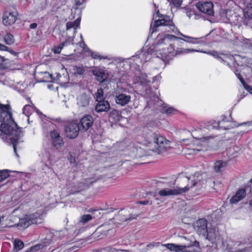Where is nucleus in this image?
I'll return each instance as SVG.
<instances>
[{
  "label": "nucleus",
  "mask_w": 252,
  "mask_h": 252,
  "mask_svg": "<svg viewBox=\"0 0 252 252\" xmlns=\"http://www.w3.org/2000/svg\"><path fill=\"white\" fill-rule=\"evenodd\" d=\"M154 5L156 13L154 14L153 18L158 17L159 18L151 23L150 35L149 36L148 39L154 32L158 30L173 32L175 34L181 35L185 38L169 34H164L163 36H158V40L155 44L149 47H145L141 51L137 52L135 55L130 59V68L135 69V78L134 81L135 83L140 82V84H143L145 82H148L146 74L140 70V66L150 61L152 57L158 58L165 63L168 62L177 55L187 52L189 49H184L182 48L184 41L194 44H201L203 42L202 37L195 38L181 33L175 27L170 17L160 14L157 5L155 3Z\"/></svg>",
  "instance_id": "1"
},
{
  "label": "nucleus",
  "mask_w": 252,
  "mask_h": 252,
  "mask_svg": "<svg viewBox=\"0 0 252 252\" xmlns=\"http://www.w3.org/2000/svg\"><path fill=\"white\" fill-rule=\"evenodd\" d=\"M234 126L233 123L229 122V118L225 117L218 122L212 121L205 123L203 128H198L192 132L191 135L195 139L192 144L196 145V147L193 148V152L189 153V154L194 153L195 151L202 150V149L198 147L205 146L210 141L214 139V136L206 134V129L210 130L214 128L229 129Z\"/></svg>",
  "instance_id": "2"
},
{
  "label": "nucleus",
  "mask_w": 252,
  "mask_h": 252,
  "mask_svg": "<svg viewBox=\"0 0 252 252\" xmlns=\"http://www.w3.org/2000/svg\"><path fill=\"white\" fill-rule=\"evenodd\" d=\"M9 104L0 103V131L6 135H11V142L16 153V147L21 136V130L13 121Z\"/></svg>",
  "instance_id": "3"
},
{
  "label": "nucleus",
  "mask_w": 252,
  "mask_h": 252,
  "mask_svg": "<svg viewBox=\"0 0 252 252\" xmlns=\"http://www.w3.org/2000/svg\"><path fill=\"white\" fill-rule=\"evenodd\" d=\"M201 175L199 172H195L194 175L189 177V179L186 178L185 180L189 181V179L191 180V185L189 186V184L184 188H168L167 183H163L158 182V187H162L158 192V194L161 197H168L172 195H178L181 193L185 192L189 190V189L192 188L195 185L198 186L200 185V181L201 180Z\"/></svg>",
  "instance_id": "4"
},
{
  "label": "nucleus",
  "mask_w": 252,
  "mask_h": 252,
  "mask_svg": "<svg viewBox=\"0 0 252 252\" xmlns=\"http://www.w3.org/2000/svg\"><path fill=\"white\" fill-rule=\"evenodd\" d=\"M151 139L153 140L154 147L158 153L164 152L170 148V142L158 134L153 133Z\"/></svg>",
  "instance_id": "5"
},
{
  "label": "nucleus",
  "mask_w": 252,
  "mask_h": 252,
  "mask_svg": "<svg viewBox=\"0 0 252 252\" xmlns=\"http://www.w3.org/2000/svg\"><path fill=\"white\" fill-rule=\"evenodd\" d=\"M164 246L174 252H199L198 242H195L194 245H179L169 243Z\"/></svg>",
  "instance_id": "6"
},
{
  "label": "nucleus",
  "mask_w": 252,
  "mask_h": 252,
  "mask_svg": "<svg viewBox=\"0 0 252 252\" xmlns=\"http://www.w3.org/2000/svg\"><path fill=\"white\" fill-rule=\"evenodd\" d=\"M18 219L19 220V222L17 226L26 228L32 224L40 223L41 221V214L34 213L27 215L24 218H18Z\"/></svg>",
  "instance_id": "7"
},
{
  "label": "nucleus",
  "mask_w": 252,
  "mask_h": 252,
  "mask_svg": "<svg viewBox=\"0 0 252 252\" xmlns=\"http://www.w3.org/2000/svg\"><path fill=\"white\" fill-rule=\"evenodd\" d=\"M54 150L52 148L44 149L41 151L39 156L40 159L47 166L52 165L55 162Z\"/></svg>",
  "instance_id": "8"
},
{
  "label": "nucleus",
  "mask_w": 252,
  "mask_h": 252,
  "mask_svg": "<svg viewBox=\"0 0 252 252\" xmlns=\"http://www.w3.org/2000/svg\"><path fill=\"white\" fill-rule=\"evenodd\" d=\"M64 130L67 137L73 139L78 135L80 126L77 122L73 121L65 126Z\"/></svg>",
  "instance_id": "9"
},
{
  "label": "nucleus",
  "mask_w": 252,
  "mask_h": 252,
  "mask_svg": "<svg viewBox=\"0 0 252 252\" xmlns=\"http://www.w3.org/2000/svg\"><path fill=\"white\" fill-rule=\"evenodd\" d=\"M113 230L111 226L108 224H104L99 226L96 230L93 233V236L99 239H102L107 236L108 234H111Z\"/></svg>",
  "instance_id": "10"
},
{
  "label": "nucleus",
  "mask_w": 252,
  "mask_h": 252,
  "mask_svg": "<svg viewBox=\"0 0 252 252\" xmlns=\"http://www.w3.org/2000/svg\"><path fill=\"white\" fill-rule=\"evenodd\" d=\"M196 6L203 13L209 16L214 15L213 4L211 1H199L196 3Z\"/></svg>",
  "instance_id": "11"
},
{
  "label": "nucleus",
  "mask_w": 252,
  "mask_h": 252,
  "mask_svg": "<svg viewBox=\"0 0 252 252\" xmlns=\"http://www.w3.org/2000/svg\"><path fill=\"white\" fill-rule=\"evenodd\" d=\"M93 74L99 82H103L108 77V73L104 67L95 66L92 71Z\"/></svg>",
  "instance_id": "12"
},
{
  "label": "nucleus",
  "mask_w": 252,
  "mask_h": 252,
  "mask_svg": "<svg viewBox=\"0 0 252 252\" xmlns=\"http://www.w3.org/2000/svg\"><path fill=\"white\" fill-rule=\"evenodd\" d=\"M80 18H77L73 22H68L66 25L67 34L69 38L74 37L76 29L79 27Z\"/></svg>",
  "instance_id": "13"
},
{
  "label": "nucleus",
  "mask_w": 252,
  "mask_h": 252,
  "mask_svg": "<svg viewBox=\"0 0 252 252\" xmlns=\"http://www.w3.org/2000/svg\"><path fill=\"white\" fill-rule=\"evenodd\" d=\"M245 2L247 4V7L244 10V24L249 26H252V1L249 0V2Z\"/></svg>",
  "instance_id": "14"
},
{
  "label": "nucleus",
  "mask_w": 252,
  "mask_h": 252,
  "mask_svg": "<svg viewBox=\"0 0 252 252\" xmlns=\"http://www.w3.org/2000/svg\"><path fill=\"white\" fill-rule=\"evenodd\" d=\"M94 119L91 115H87L83 117L80 121L79 126L80 130L86 131L89 129L93 125Z\"/></svg>",
  "instance_id": "15"
},
{
  "label": "nucleus",
  "mask_w": 252,
  "mask_h": 252,
  "mask_svg": "<svg viewBox=\"0 0 252 252\" xmlns=\"http://www.w3.org/2000/svg\"><path fill=\"white\" fill-rule=\"evenodd\" d=\"M195 229L200 235H207V232L209 229L207 227V221L205 219L198 220L195 224Z\"/></svg>",
  "instance_id": "16"
},
{
  "label": "nucleus",
  "mask_w": 252,
  "mask_h": 252,
  "mask_svg": "<svg viewBox=\"0 0 252 252\" xmlns=\"http://www.w3.org/2000/svg\"><path fill=\"white\" fill-rule=\"evenodd\" d=\"M18 13L16 11H7L3 14V22L5 25H11L14 24L17 18Z\"/></svg>",
  "instance_id": "17"
},
{
  "label": "nucleus",
  "mask_w": 252,
  "mask_h": 252,
  "mask_svg": "<svg viewBox=\"0 0 252 252\" xmlns=\"http://www.w3.org/2000/svg\"><path fill=\"white\" fill-rule=\"evenodd\" d=\"M52 143L54 147L56 149H59L62 147L64 143L62 138L60 136V133L58 130H53L50 132Z\"/></svg>",
  "instance_id": "18"
},
{
  "label": "nucleus",
  "mask_w": 252,
  "mask_h": 252,
  "mask_svg": "<svg viewBox=\"0 0 252 252\" xmlns=\"http://www.w3.org/2000/svg\"><path fill=\"white\" fill-rule=\"evenodd\" d=\"M90 100L89 94L86 93L81 94L77 98V104L79 108L83 110L89 106Z\"/></svg>",
  "instance_id": "19"
},
{
  "label": "nucleus",
  "mask_w": 252,
  "mask_h": 252,
  "mask_svg": "<svg viewBox=\"0 0 252 252\" xmlns=\"http://www.w3.org/2000/svg\"><path fill=\"white\" fill-rule=\"evenodd\" d=\"M35 77L38 82H51L54 81L52 75L47 71L38 72L35 74Z\"/></svg>",
  "instance_id": "20"
},
{
  "label": "nucleus",
  "mask_w": 252,
  "mask_h": 252,
  "mask_svg": "<svg viewBox=\"0 0 252 252\" xmlns=\"http://www.w3.org/2000/svg\"><path fill=\"white\" fill-rule=\"evenodd\" d=\"M130 95L125 94H117L115 98V102L117 104L124 106L128 104L131 100Z\"/></svg>",
  "instance_id": "21"
},
{
  "label": "nucleus",
  "mask_w": 252,
  "mask_h": 252,
  "mask_svg": "<svg viewBox=\"0 0 252 252\" xmlns=\"http://www.w3.org/2000/svg\"><path fill=\"white\" fill-rule=\"evenodd\" d=\"M203 237L212 243H216L219 240L218 231L215 228H209L207 235H204Z\"/></svg>",
  "instance_id": "22"
},
{
  "label": "nucleus",
  "mask_w": 252,
  "mask_h": 252,
  "mask_svg": "<svg viewBox=\"0 0 252 252\" xmlns=\"http://www.w3.org/2000/svg\"><path fill=\"white\" fill-rule=\"evenodd\" d=\"M97 102L95 107V110L97 112H107L109 110L110 105L108 101L103 100Z\"/></svg>",
  "instance_id": "23"
},
{
  "label": "nucleus",
  "mask_w": 252,
  "mask_h": 252,
  "mask_svg": "<svg viewBox=\"0 0 252 252\" xmlns=\"http://www.w3.org/2000/svg\"><path fill=\"white\" fill-rule=\"evenodd\" d=\"M246 190L244 189H238L235 194L233 195L230 200L231 203H236L242 200L246 196Z\"/></svg>",
  "instance_id": "24"
},
{
  "label": "nucleus",
  "mask_w": 252,
  "mask_h": 252,
  "mask_svg": "<svg viewBox=\"0 0 252 252\" xmlns=\"http://www.w3.org/2000/svg\"><path fill=\"white\" fill-rule=\"evenodd\" d=\"M95 180L94 179H84L79 184L80 185L78 187L76 190L73 191V192H79L82 189H85L87 187H88L92 185Z\"/></svg>",
  "instance_id": "25"
},
{
  "label": "nucleus",
  "mask_w": 252,
  "mask_h": 252,
  "mask_svg": "<svg viewBox=\"0 0 252 252\" xmlns=\"http://www.w3.org/2000/svg\"><path fill=\"white\" fill-rule=\"evenodd\" d=\"M183 49H185L184 48H183ZM189 49V50H188L187 51V52H185V53H183V54H187V53H189V52H202V53H204L207 54L208 55H211L212 56L214 57V58H215L217 59H219L220 61H221L222 53H219L218 52H217L215 51H209V52H203V51H201L200 50H195V49Z\"/></svg>",
  "instance_id": "26"
},
{
  "label": "nucleus",
  "mask_w": 252,
  "mask_h": 252,
  "mask_svg": "<svg viewBox=\"0 0 252 252\" xmlns=\"http://www.w3.org/2000/svg\"><path fill=\"white\" fill-rule=\"evenodd\" d=\"M86 50L88 51V53L93 59L98 60H101L102 59L110 60V58L108 56L101 55L98 52L92 51L89 48H87Z\"/></svg>",
  "instance_id": "27"
},
{
  "label": "nucleus",
  "mask_w": 252,
  "mask_h": 252,
  "mask_svg": "<svg viewBox=\"0 0 252 252\" xmlns=\"http://www.w3.org/2000/svg\"><path fill=\"white\" fill-rule=\"evenodd\" d=\"M158 103L159 105L161 106V110L167 115L174 114L177 112V110L172 107H169L165 104L162 105V102L161 100L158 101Z\"/></svg>",
  "instance_id": "28"
},
{
  "label": "nucleus",
  "mask_w": 252,
  "mask_h": 252,
  "mask_svg": "<svg viewBox=\"0 0 252 252\" xmlns=\"http://www.w3.org/2000/svg\"><path fill=\"white\" fill-rule=\"evenodd\" d=\"M71 71L75 75H82L86 71V67L82 65L73 66L71 68Z\"/></svg>",
  "instance_id": "29"
},
{
  "label": "nucleus",
  "mask_w": 252,
  "mask_h": 252,
  "mask_svg": "<svg viewBox=\"0 0 252 252\" xmlns=\"http://www.w3.org/2000/svg\"><path fill=\"white\" fill-rule=\"evenodd\" d=\"M221 62L222 63H226L227 65L230 67V63L234 62V57L233 55L229 54L222 53Z\"/></svg>",
  "instance_id": "30"
},
{
  "label": "nucleus",
  "mask_w": 252,
  "mask_h": 252,
  "mask_svg": "<svg viewBox=\"0 0 252 252\" xmlns=\"http://www.w3.org/2000/svg\"><path fill=\"white\" fill-rule=\"evenodd\" d=\"M226 165V163L224 161H217L214 164V170L217 172H221L224 170Z\"/></svg>",
  "instance_id": "31"
},
{
  "label": "nucleus",
  "mask_w": 252,
  "mask_h": 252,
  "mask_svg": "<svg viewBox=\"0 0 252 252\" xmlns=\"http://www.w3.org/2000/svg\"><path fill=\"white\" fill-rule=\"evenodd\" d=\"M235 75L243 84L244 88L250 94H252V87L245 83L244 80L239 73L236 72Z\"/></svg>",
  "instance_id": "32"
},
{
  "label": "nucleus",
  "mask_w": 252,
  "mask_h": 252,
  "mask_svg": "<svg viewBox=\"0 0 252 252\" xmlns=\"http://www.w3.org/2000/svg\"><path fill=\"white\" fill-rule=\"evenodd\" d=\"M235 75L243 84L244 88L250 94H252V87L245 83L244 80L239 73L236 72Z\"/></svg>",
  "instance_id": "33"
},
{
  "label": "nucleus",
  "mask_w": 252,
  "mask_h": 252,
  "mask_svg": "<svg viewBox=\"0 0 252 252\" xmlns=\"http://www.w3.org/2000/svg\"><path fill=\"white\" fill-rule=\"evenodd\" d=\"M70 44V40H67L65 41L62 42L59 46L55 47L54 48V52L56 54H60L61 52L62 49L64 46H67Z\"/></svg>",
  "instance_id": "34"
},
{
  "label": "nucleus",
  "mask_w": 252,
  "mask_h": 252,
  "mask_svg": "<svg viewBox=\"0 0 252 252\" xmlns=\"http://www.w3.org/2000/svg\"><path fill=\"white\" fill-rule=\"evenodd\" d=\"M14 249L16 250V252H17L21 250L24 248V244L22 241L19 239H16L14 241Z\"/></svg>",
  "instance_id": "35"
},
{
  "label": "nucleus",
  "mask_w": 252,
  "mask_h": 252,
  "mask_svg": "<svg viewBox=\"0 0 252 252\" xmlns=\"http://www.w3.org/2000/svg\"><path fill=\"white\" fill-rule=\"evenodd\" d=\"M4 40L7 45H11L14 42V37L10 33H7L4 36Z\"/></svg>",
  "instance_id": "36"
},
{
  "label": "nucleus",
  "mask_w": 252,
  "mask_h": 252,
  "mask_svg": "<svg viewBox=\"0 0 252 252\" xmlns=\"http://www.w3.org/2000/svg\"><path fill=\"white\" fill-rule=\"evenodd\" d=\"M33 108L30 105H26L23 109V113L27 117H29L32 112L33 111Z\"/></svg>",
  "instance_id": "37"
},
{
  "label": "nucleus",
  "mask_w": 252,
  "mask_h": 252,
  "mask_svg": "<svg viewBox=\"0 0 252 252\" xmlns=\"http://www.w3.org/2000/svg\"><path fill=\"white\" fill-rule=\"evenodd\" d=\"M9 176V170L6 169L0 170V182L6 179Z\"/></svg>",
  "instance_id": "38"
},
{
  "label": "nucleus",
  "mask_w": 252,
  "mask_h": 252,
  "mask_svg": "<svg viewBox=\"0 0 252 252\" xmlns=\"http://www.w3.org/2000/svg\"><path fill=\"white\" fill-rule=\"evenodd\" d=\"M93 219L92 216L90 215H84L81 217L80 222L83 224L86 223Z\"/></svg>",
  "instance_id": "39"
},
{
  "label": "nucleus",
  "mask_w": 252,
  "mask_h": 252,
  "mask_svg": "<svg viewBox=\"0 0 252 252\" xmlns=\"http://www.w3.org/2000/svg\"><path fill=\"white\" fill-rule=\"evenodd\" d=\"M96 100L97 101L103 100V91L102 89H98L96 94H95Z\"/></svg>",
  "instance_id": "40"
},
{
  "label": "nucleus",
  "mask_w": 252,
  "mask_h": 252,
  "mask_svg": "<svg viewBox=\"0 0 252 252\" xmlns=\"http://www.w3.org/2000/svg\"><path fill=\"white\" fill-rule=\"evenodd\" d=\"M42 246L40 244L35 245L34 246L31 247L30 248L27 249L25 252H36L39 250Z\"/></svg>",
  "instance_id": "41"
},
{
  "label": "nucleus",
  "mask_w": 252,
  "mask_h": 252,
  "mask_svg": "<svg viewBox=\"0 0 252 252\" xmlns=\"http://www.w3.org/2000/svg\"><path fill=\"white\" fill-rule=\"evenodd\" d=\"M168 2L172 3L175 7H179L182 3V0H167Z\"/></svg>",
  "instance_id": "42"
},
{
  "label": "nucleus",
  "mask_w": 252,
  "mask_h": 252,
  "mask_svg": "<svg viewBox=\"0 0 252 252\" xmlns=\"http://www.w3.org/2000/svg\"><path fill=\"white\" fill-rule=\"evenodd\" d=\"M2 46H4V48H3V49H0V51H8V52H9L11 54L16 56L17 55L18 53L15 51H14L13 50H11V49H10L9 48H8L7 46L2 44Z\"/></svg>",
  "instance_id": "43"
},
{
  "label": "nucleus",
  "mask_w": 252,
  "mask_h": 252,
  "mask_svg": "<svg viewBox=\"0 0 252 252\" xmlns=\"http://www.w3.org/2000/svg\"><path fill=\"white\" fill-rule=\"evenodd\" d=\"M5 217L2 216L0 217V225L1 226V227H6V226H11L13 225V224H6L4 223Z\"/></svg>",
  "instance_id": "44"
},
{
  "label": "nucleus",
  "mask_w": 252,
  "mask_h": 252,
  "mask_svg": "<svg viewBox=\"0 0 252 252\" xmlns=\"http://www.w3.org/2000/svg\"><path fill=\"white\" fill-rule=\"evenodd\" d=\"M79 46L83 49L84 53H88V51L86 50V49L89 48L83 40L79 43Z\"/></svg>",
  "instance_id": "45"
},
{
  "label": "nucleus",
  "mask_w": 252,
  "mask_h": 252,
  "mask_svg": "<svg viewBox=\"0 0 252 252\" xmlns=\"http://www.w3.org/2000/svg\"><path fill=\"white\" fill-rule=\"evenodd\" d=\"M86 0H75V4L77 6H80L83 4Z\"/></svg>",
  "instance_id": "46"
},
{
  "label": "nucleus",
  "mask_w": 252,
  "mask_h": 252,
  "mask_svg": "<svg viewBox=\"0 0 252 252\" xmlns=\"http://www.w3.org/2000/svg\"><path fill=\"white\" fill-rule=\"evenodd\" d=\"M152 144L151 142L149 140H147V139H145L144 140V141L143 142V144L144 145H145L146 146H149V144Z\"/></svg>",
  "instance_id": "47"
},
{
  "label": "nucleus",
  "mask_w": 252,
  "mask_h": 252,
  "mask_svg": "<svg viewBox=\"0 0 252 252\" xmlns=\"http://www.w3.org/2000/svg\"><path fill=\"white\" fill-rule=\"evenodd\" d=\"M248 252V248H246L243 250H239L236 252L230 251V252Z\"/></svg>",
  "instance_id": "48"
},
{
  "label": "nucleus",
  "mask_w": 252,
  "mask_h": 252,
  "mask_svg": "<svg viewBox=\"0 0 252 252\" xmlns=\"http://www.w3.org/2000/svg\"><path fill=\"white\" fill-rule=\"evenodd\" d=\"M137 217L136 215H130V216L129 217V218H126L125 219V220L126 221L127 220H132V219H134L135 218H136V217Z\"/></svg>",
  "instance_id": "49"
},
{
  "label": "nucleus",
  "mask_w": 252,
  "mask_h": 252,
  "mask_svg": "<svg viewBox=\"0 0 252 252\" xmlns=\"http://www.w3.org/2000/svg\"><path fill=\"white\" fill-rule=\"evenodd\" d=\"M37 25L36 23H33L30 25V27L31 29H34L37 27Z\"/></svg>",
  "instance_id": "50"
},
{
  "label": "nucleus",
  "mask_w": 252,
  "mask_h": 252,
  "mask_svg": "<svg viewBox=\"0 0 252 252\" xmlns=\"http://www.w3.org/2000/svg\"><path fill=\"white\" fill-rule=\"evenodd\" d=\"M5 60L4 57L0 56V65L2 64Z\"/></svg>",
  "instance_id": "51"
},
{
  "label": "nucleus",
  "mask_w": 252,
  "mask_h": 252,
  "mask_svg": "<svg viewBox=\"0 0 252 252\" xmlns=\"http://www.w3.org/2000/svg\"><path fill=\"white\" fill-rule=\"evenodd\" d=\"M211 251H213V252H216L217 251V249L215 247H214V248H211V250H210V249L209 248L208 251H207V252H211Z\"/></svg>",
  "instance_id": "52"
},
{
  "label": "nucleus",
  "mask_w": 252,
  "mask_h": 252,
  "mask_svg": "<svg viewBox=\"0 0 252 252\" xmlns=\"http://www.w3.org/2000/svg\"><path fill=\"white\" fill-rule=\"evenodd\" d=\"M134 149L136 150L137 154H138L139 153H141V147H140L139 148H134Z\"/></svg>",
  "instance_id": "53"
},
{
  "label": "nucleus",
  "mask_w": 252,
  "mask_h": 252,
  "mask_svg": "<svg viewBox=\"0 0 252 252\" xmlns=\"http://www.w3.org/2000/svg\"><path fill=\"white\" fill-rule=\"evenodd\" d=\"M138 203L140 204H141L145 205V204H147L148 202L147 201H139Z\"/></svg>",
  "instance_id": "54"
},
{
  "label": "nucleus",
  "mask_w": 252,
  "mask_h": 252,
  "mask_svg": "<svg viewBox=\"0 0 252 252\" xmlns=\"http://www.w3.org/2000/svg\"><path fill=\"white\" fill-rule=\"evenodd\" d=\"M57 77H58V79H59L61 77V75L59 73H57Z\"/></svg>",
  "instance_id": "55"
},
{
  "label": "nucleus",
  "mask_w": 252,
  "mask_h": 252,
  "mask_svg": "<svg viewBox=\"0 0 252 252\" xmlns=\"http://www.w3.org/2000/svg\"><path fill=\"white\" fill-rule=\"evenodd\" d=\"M5 47L2 46V44L0 43V49H3Z\"/></svg>",
  "instance_id": "56"
},
{
  "label": "nucleus",
  "mask_w": 252,
  "mask_h": 252,
  "mask_svg": "<svg viewBox=\"0 0 252 252\" xmlns=\"http://www.w3.org/2000/svg\"><path fill=\"white\" fill-rule=\"evenodd\" d=\"M250 205L252 207V199L250 202Z\"/></svg>",
  "instance_id": "57"
},
{
  "label": "nucleus",
  "mask_w": 252,
  "mask_h": 252,
  "mask_svg": "<svg viewBox=\"0 0 252 252\" xmlns=\"http://www.w3.org/2000/svg\"><path fill=\"white\" fill-rule=\"evenodd\" d=\"M186 133H188V134H190V132H189V131H186Z\"/></svg>",
  "instance_id": "58"
},
{
  "label": "nucleus",
  "mask_w": 252,
  "mask_h": 252,
  "mask_svg": "<svg viewBox=\"0 0 252 252\" xmlns=\"http://www.w3.org/2000/svg\"><path fill=\"white\" fill-rule=\"evenodd\" d=\"M247 2H249V0H245ZM251 1H252V0H250Z\"/></svg>",
  "instance_id": "59"
},
{
  "label": "nucleus",
  "mask_w": 252,
  "mask_h": 252,
  "mask_svg": "<svg viewBox=\"0 0 252 252\" xmlns=\"http://www.w3.org/2000/svg\"><path fill=\"white\" fill-rule=\"evenodd\" d=\"M80 37H81V39L82 40V34H80Z\"/></svg>",
  "instance_id": "60"
},
{
  "label": "nucleus",
  "mask_w": 252,
  "mask_h": 252,
  "mask_svg": "<svg viewBox=\"0 0 252 252\" xmlns=\"http://www.w3.org/2000/svg\"><path fill=\"white\" fill-rule=\"evenodd\" d=\"M123 214V210L121 211V215H122Z\"/></svg>",
  "instance_id": "61"
},
{
  "label": "nucleus",
  "mask_w": 252,
  "mask_h": 252,
  "mask_svg": "<svg viewBox=\"0 0 252 252\" xmlns=\"http://www.w3.org/2000/svg\"><path fill=\"white\" fill-rule=\"evenodd\" d=\"M250 182L252 183V178L250 180Z\"/></svg>",
  "instance_id": "62"
},
{
  "label": "nucleus",
  "mask_w": 252,
  "mask_h": 252,
  "mask_svg": "<svg viewBox=\"0 0 252 252\" xmlns=\"http://www.w3.org/2000/svg\"><path fill=\"white\" fill-rule=\"evenodd\" d=\"M16 211V210H14L13 211V213H14Z\"/></svg>",
  "instance_id": "63"
},
{
  "label": "nucleus",
  "mask_w": 252,
  "mask_h": 252,
  "mask_svg": "<svg viewBox=\"0 0 252 252\" xmlns=\"http://www.w3.org/2000/svg\"><path fill=\"white\" fill-rule=\"evenodd\" d=\"M183 140L185 142V141H187L188 140L183 139Z\"/></svg>",
  "instance_id": "64"
}]
</instances>
